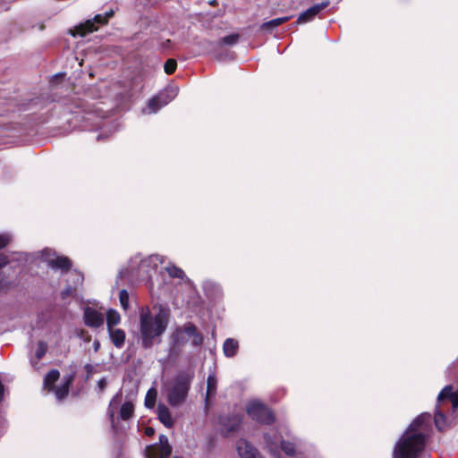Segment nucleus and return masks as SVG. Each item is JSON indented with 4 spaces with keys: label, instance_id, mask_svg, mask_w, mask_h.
Wrapping results in <instances>:
<instances>
[{
    "label": "nucleus",
    "instance_id": "f257e3e1",
    "mask_svg": "<svg viewBox=\"0 0 458 458\" xmlns=\"http://www.w3.org/2000/svg\"><path fill=\"white\" fill-rule=\"evenodd\" d=\"M430 414L421 413L408 427L393 449V458H417L424 451Z\"/></svg>",
    "mask_w": 458,
    "mask_h": 458
},
{
    "label": "nucleus",
    "instance_id": "f03ea898",
    "mask_svg": "<svg viewBox=\"0 0 458 458\" xmlns=\"http://www.w3.org/2000/svg\"><path fill=\"white\" fill-rule=\"evenodd\" d=\"M170 321V310L158 306L150 310L149 307H141L139 310V332L141 346L151 348L161 341V336L166 331Z\"/></svg>",
    "mask_w": 458,
    "mask_h": 458
},
{
    "label": "nucleus",
    "instance_id": "7ed1b4c3",
    "mask_svg": "<svg viewBox=\"0 0 458 458\" xmlns=\"http://www.w3.org/2000/svg\"><path fill=\"white\" fill-rule=\"evenodd\" d=\"M190 339H191V345L194 347H199L204 341L203 335L198 330L194 324L187 322L182 326L176 327L170 335L169 358H177L182 352L183 346Z\"/></svg>",
    "mask_w": 458,
    "mask_h": 458
},
{
    "label": "nucleus",
    "instance_id": "20e7f679",
    "mask_svg": "<svg viewBox=\"0 0 458 458\" xmlns=\"http://www.w3.org/2000/svg\"><path fill=\"white\" fill-rule=\"evenodd\" d=\"M193 377V371H180L165 383L166 400L171 406L178 407L186 402Z\"/></svg>",
    "mask_w": 458,
    "mask_h": 458
},
{
    "label": "nucleus",
    "instance_id": "39448f33",
    "mask_svg": "<svg viewBox=\"0 0 458 458\" xmlns=\"http://www.w3.org/2000/svg\"><path fill=\"white\" fill-rule=\"evenodd\" d=\"M267 447L275 457H279L280 450L285 454L293 456L296 453V444L290 431L284 428L280 431L272 429L264 436Z\"/></svg>",
    "mask_w": 458,
    "mask_h": 458
},
{
    "label": "nucleus",
    "instance_id": "423d86ee",
    "mask_svg": "<svg viewBox=\"0 0 458 458\" xmlns=\"http://www.w3.org/2000/svg\"><path fill=\"white\" fill-rule=\"evenodd\" d=\"M445 400H449L452 403L453 411L458 409V386L454 387L451 385L445 386L437 396V411L435 413V425L442 430L446 425V419L445 414L440 411V405Z\"/></svg>",
    "mask_w": 458,
    "mask_h": 458
},
{
    "label": "nucleus",
    "instance_id": "0eeeda50",
    "mask_svg": "<svg viewBox=\"0 0 458 458\" xmlns=\"http://www.w3.org/2000/svg\"><path fill=\"white\" fill-rule=\"evenodd\" d=\"M178 90L174 87H168L148 100L146 114H156L163 106L170 103L176 96Z\"/></svg>",
    "mask_w": 458,
    "mask_h": 458
},
{
    "label": "nucleus",
    "instance_id": "6e6552de",
    "mask_svg": "<svg viewBox=\"0 0 458 458\" xmlns=\"http://www.w3.org/2000/svg\"><path fill=\"white\" fill-rule=\"evenodd\" d=\"M114 11L109 10L104 14H97L91 20H87L84 23L80 24L74 28L73 36L84 37L88 33H91L98 30L99 25H104L108 22V20L114 15Z\"/></svg>",
    "mask_w": 458,
    "mask_h": 458
},
{
    "label": "nucleus",
    "instance_id": "1a4fd4ad",
    "mask_svg": "<svg viewBox=\"0 0 458 458\" xmlns=\"http://www.w3.org/2000/svg\"><path fill=\"white\" fill-rule=\"evenodd\" d=\"M246 411L253 420L265 424H270L274 420L272 411L258 400L250 402L246 406Z\"/></svg>",
    "mask_w": 458,
    "mask_h": 458
},
{
    "label": "nucleus",
    "instance_id": "9d476101",
    "mask_svg": "<svg viewBox=\"0 0 458 458\" xmlns=\"http://www.w3.org/2000/svg\"><path fill=\"white\" fill-rule=\"evenodd\" d=\"M165 262V258L159 255H150L145 259H140L137 271L131 274L139 278H148L152 271H155L159 265Z\"/></svg>",
    "mask_w": 458,
    "mask_h": 458
},
{
    "label": "nucleus",
    "instance_id": "9b49d317",
    "mask_svg": "<svg viewBox=\"0 0 458 458\" xmlns=\"http://www.w3.org/2000/svg\"><path fill=\"white\" fill-rule=\"evenodd\" d=\"M42 258L47 262V266L54 270L65 272L72 267L71 260L68 258L56 256L55 252H51L47 250L43 251Z\"/></svg>",
    "mask_w": 458,
    "mask_h": 458
},
{
    "label": "nucleus",
    "instance_id": "f8f14e48",
    "mask_svg": "<svg viewBox=\"0 0 458 458\" xmlns=\"http://www.w3.org/2000/svg\"><path fill=\"white\" fill-rule=\"evenodd\" d=\"M147 458H168L172 453V446L165 435L159 436L158 445H149L146 449Z\"/></svg>",
    "mask_w": 458,
    "mask_h": 458
},
{
    "label": "nucleus",
    "instance_id": "ddd939ff",
    "mask_svg": "<svg viewBox=\"0 0 458 458\" xmlns=\"http://www.w3.org/2000/svg\"><path fill=\"white\" fill-rule=\"evenodd\" d=\"M329 4L328 1H325L317 4H314L313 6L307 9L305 12L301 13L297 21V24H303L306 22H309L312 21L316 15H318L322 10H324L326 7H327Z\"/></svg>",
    "mask_w": 458,
    "mask_h": 458
},
{
    "label": "nucleus",
    "instance_id": "4468645a",
    "mask_svg": "<svg viewBox=\"0 0 458 458\" xmlns=\"http://www.w3.org/2000/svg\"><path fill=\"white\" fill-rule=\"evenodd\" d=\"M85 324L91 327H98L104 324V315L92 308L84 310Z\"/></svg>",
    "mask_w": 458,
    "mask_h": 458
},
{
    "label": "nucleus",
    "instance_id": "2eb2a0df",
    "mask_svg": "<svg viewBox=\"0 0 458 458\" xmlns=\"http://www.w3.org/2000/svg\"><path fill=\"white\" fill-rule=\"evenodd\" d=\"M237 451L241 458H262L258 450L245 440H239Z\"/></svg>",
    "mask_w": 458,
    "mask_h": 458
},
{
    "label": "nucleus",
    "instance_id": "dca6fc26",
    "mask_svg": "<svg viewBox=\"0 0 458 458\" xmlns=\"http://www.w3.org/2000/svg\"><path fill=\"white\" fill-rule=\"evenodd\" d=\"M157 414L158 420L162 422V424L165 427H166L168 428H173L174 421L172 418V415H171V412H170L168 407L165 404L158 403V405L157 407Z\"/></svg>",
    "mask_w": 458,
    "mask_h": 458
},
{
    "label": "nucleus",
    "instance_id": "f3484780",
    "mask_svg": "<svg viewBox=\"0 0 458 458\" xmlns=\"http://www.w3.org/2000/svg\"><path fill=\"white\" fill-rule=\"evenodd\" d=\"M108 333L114 345L117 348L123 347L125 341L124 331L119 328H111L108 329Z\"/></svg>",
    "mask_w": 458,
    "mask_h": 458
},
{
    "label": "nucleus",
    "instance_id": "a211bd4d",
    "mask_svg": "<svg viewBox=\"0 0 458 458\" xmlns=\"http://www.w3.org/2000/svg\"><path fill=\"white\" fill-rule=\"evenodd\" d=\"M60 373L57 369H51L44 377V388L54 391V384L58 380Z\"/></svg>",
    "mask_w": 458,
    "mask_h": 458
},
{
    "label": "nucleus",
    "instance_id": "6ab92c4d",
    "mask_svg": "<svg viewBox=\"0 0 458 458\" xmlns=\"http://www.w3.org/2000/svg\"><path fill=\"white\" fill-rule=\"evenodd\" d=\"M72 377L71 376L64 377L63 384L55 388V394L57 400H63L65 398L69 393V386L72 382Z\"/></svg>",
    "mask_w": 458,
    "mask_h": 458
},
{
    "label": "nucleus",
    "instance_id": "aec40b11",
    "mask_svg": "<svg viewBox=\"0 0 458 458\" xmlns=\"http://www.w3.org/2000/svg\"><path fill=\"white\" fill-rule=\"evenodd\" d=\"M238 342L233 338H227L223 345V351L226 357H233L238 351Z\"/></svg>",
    "mask_w": 458,
    "mask_h": 458
},
{
    "label": "nucleus",
    "instance_id": "412c9836",
    "mask_svg": "<svg viewBox=\"0 0 458 458\" xmlns=\"http://www.w3.org/2000/svg\"><path fill=\"white\" fill-rule=\"evenodd\" d=\"M217 380L215 374H209L207 379L206 402L215 396L216 393Z\"/></svg>",
    "mask_w": 458,
    "mask_h": 458
},
{
    "label": "nucleus",
    "instance_id": "4be33fe9",
    "mask_svg": "<svg viewBox=\"0 0 458 458\" xmlns=\"http://www.w3.org/2000/svg\"><path fill=\"white\" fill-rule=\"evenodd\" d=\"M12 241V237L7 234H0V249L5 247ZM9 262L5 255L0 254V268L4 267Z\"/></svg>",
    "mask_w": 458,
    "mask_h": 458
},
{
    "label": "nucleus",
    "instance_id": "5701e85b",
    "mask_svg": "<svg viewBox=\"0 0 458 458\" xmlns=\"http://www.w3.org/2000/svg\"><path fill=\"white\" fill-rule=\"evenodd\" d=\"M289 20H290L289 16L276 18V19H273V20H271L269 21L264 22L261 25V29L267 30H272L275 28H276L277 26L286 22Z\"/></svg>",
    "mask_w": 458,
    "mask_h": 458
},
{
    "label": "nucleus",
    "instance_id": "b1692460",
    "mask_svg": "<svg viewBox=\"0 0 458 458\" xmlns=\"http://www.w3.org/2000/svg\"><path fill=\"white\" fill-rule=\"evenodd\" d=\"M121 318L119 313L114 310H109L106 313L107 329L114 328V326L120 323Z\"/></svg>",
    "mask_w": 458,
    "mask_h": 458
},
{
    "label": "nucleus",
    "instance_id": "393cba45",
    "mask_svg": "<svg viewBox=\"0 0 458 458\" xmlns=\"http://www.w3.org/2000/svg\"><path fill=\"white\" fill-rule=\"evenodd\" d=\"M134 411V405L131 402H125L120 409V418L123 420H129Z\"/></svg>",
    "mask_w": 458,
    "mask_h": 458
},
{
    "label": "nucleus",
    "instance_id": "a878e982",
    "mask_svg": "<svg viewBox=\"0 0 458 458\" xmlns=\"http://www.w3.org/2000/svg\"><path fill=\"white\" fill-rule=\"evenodd\" d=\"M122 401V393L118 392L110 401L109 406H108V416L110 418V420L112 424L114 423V407L117 406Z\"/></svg>",
    "mask_w": 458,
    "mask_h": 458
},
{
    "label": "nucleus",
    "instance_id": "bb28decb",
    "mask_svg": "<svg viewBox=\"0 0 458 458\" xmlns=\"http://www.w3.org/2000/svg\"><path fill=\"white\" fill-rule=\"evenodd\" d=\"M157 392L156 388L151 387L148 390L145 397V406L148 409H152L155 406Z\"/></svg>",
    "mask_w": 458,
    "mask_h": 458
},
{
    "label": "nucleus",
    "instance_id": "cd10ccee",
    "mask_svg": "<svg viewBox=\"0 0 458 458\" xmlns=\"http://www.w3.org/2000/svg\"><path fill=\"white\" fill-rule=\"evenodd\" d=\"M165 269L171 277L183 278L184 276V272L174 265L166 267Z\"/></svg>",
    "mask_w": 458,
    "mask_h": 458
},
{
    "label": "nucleus",
    "instance_id": "c85d7f7f",
    "mask_svg": "<svg viewBox=\"0 0 458 458\" xmlns=\"http://www.w3.org/2000/svg\"><path fill=\"white\" fill-rule=\"evenodd\" d=\"M119 301H120L122 307L124 310H128V308H129V293L126 290L120 291Z\"/></svg>",
    "mask_w": 458,
    "mask_h": 458
},
{
    "label": "nucleus",
    "instance_id": "c756f323",
    "mask_svg": "<svg viewBox=\"0 0 458 458\" xmlns=\"http://www.w3.org/2000/svg\"><path fill=\"white\" fill-rule=\"evenodd\" d=\"M176 61L174 59H168L164 65V70L167 74H172L176 70Z\"/></svg>",
    "mask_w": 458,
    "mask_h": 458
},
{
    "label": "nucleus",
    "instance_id": "7c9ffc66",
    "mask_svg": "<svg viewBox=\"0 0 458 458\" xmlns=\"http://www.w3.org/2000/svg\"><path fill=\"white\" fill-rule=\"evenodd\" d=\"M47 345L44 342H39L36 350V359L39 360L47 352Z\"/></svg>",
    "mask_w": 458,
    "mask_h": 458
},
{
    "label": "nucleus",
    "instance_id": "2f4dec72",
    "mask_svg": "<svg viewBox=\"0 0 458 458\" xmlns=\"http://www.w3.org/2000/svg\"><path fill=\"white\" fill-rule=\"evenodd\" d=\"M237 40H238V35L233 34V35L224 37L221 39V43L225 44V45H233L237 42Z\"/></svg>",
    "mask_w": 458,
    "mask_h": 458
},
{
    "label": "nucleus",
    "instance_id": "473e14b6",
    "mask_svg": "<svg viewBox=\"0 0 458 458\" xmlns=\"http://www.w3.org/2000/svg\"><path fill=\"white\" fill-rule=\"evenodd\" d=\"M73 291H74V289H73L71 285L67 286V287H66L64 290H63V291H62V293H61V295H62L63 299H65V298H67L68 296L72 295V293H73Z\"/></svg>",
    "mask_w": 458,
    "mask_h": 458
},
{
    "label": "nucleus",
    "instance_id": "72a5a7b5",
    "mask_svg": "<svg viewBox=\"0 0 458 458\" xmlns=\"http://www.w3.org/2000/svg\"><path fill=\"white\" fill-rule=\"evenodd\" d=\"M72 276L74 277V283L77 285L81 284L82 283L83 276L81 273L74 271L72 273Z\"/></svg>",
    "mask_w": 458,
    "mask_h": 458
},
{
    "label": "nucleus",
    "instance_id": "f704fd0d",
    "mask_svg": "<svg viewBox=\"0 0 458 458\" xmlns=\"http://www.w3.org/2000/svg\"><path fill=\"white\" fill-rule=\"evenodd\" d=\"M107 386V381L106 378H100L98 381V388L101 390V391H104L105 388Z\"/></svg>",
    "mask_w": 458,
    "mask_h": 458
},
{
    "label": "nucleus",
    "instance_id": "c9c22d12",
    "mask_svg": "<svg viewBox=\"0 0 458 458\" xmlns=\"http://www.w3.org/2000/svg\"><path fill=\"white\" fill-rule=\"evenodd\" d=\"M99 348H100V342L98 339H95L93 342L94 352H98Z\"/></svg>",
    "mask_w": 458,
    "mask_h": 458
},
{
    "label": "nucleus",
    "instance_id": "e433bc0d",
    "mask_svg": "<svg viewBox=\"0 0 458 458\" xmlns=\"http://www.w3.org/2000/svg\"><path fill=\"white\" fill-rule=\"evenodd\" d=\"M154 433H155V430H154V428H153L147 427V428H145V434H146L147 436H152Z\"/></svg>",
    "mask_w": 458,
    "mask_h": 458
},
{
    "label": "nucleus",
    "instance_id": "4c0bfd02",
    "mask_svg": "<svg viewBox=\"0 0 458 458\" xmlns=\"http://www.w3.org/2000/svg\"><path fill=\"white\" fill-rule=\"evenodd\" d=\"M4 385L0 381V403L2 402V400L4 398Z\"/></svg>",
    "mask_w": 458,
    "mask_h": 458
},
{
    "label": "nucleus",
    "instance_id": "58836bf2",
    "mask_svg": "<svg viewBox=\"0 0 458 458\" xmlns=\"http://www.w3.org/2000/svg\"><path fill=\"white\" fill-rule=\"evenodd\" d=\"M30 362H31V365H32L35 369H38V368H37V362L35 361V360H34V359H31Z\"/></svg>",
    "mask_w": 458,
    "mask_h": 458
},
{
    "label": "nucleus",
    "instance_id": "ea45409f",
    "mask_svg": "<svg viewBox=\"0 0 458 458\" xmlns=\"http://www.w3.org/2000/svg\"><path fill=\"white\" fill-rule=\"evenodd\" d=\"M234 429H235V428H234V427H231V428H229V431H232V430H234Z\"/></svg>",
    "mask_w": 458,
    "mask_h": 458
},
{
    "label": "nucleus",
    "instance_id": "a19ab883",
    "mask_svg": "<svg viewBox=\"0 0 458 458\" xmlns=\"http://www.w3.org/2000/svg\"><path fill=\"white\" fill-rule=\"evenodd\" d=\"M173 458H183V457H182V456H178V455H175V456H174Z\"/></svg>",
    "mask_w": 458,
    "mask_h": 458
},
{
    "label": "nucleus",
    "instance_id": "79ce46f5",
    "mask_svg": "<svg viewBox=\"0 0 458 458\" xmlns=\"http://www.w3.org/2000/svg\"><path fill=\"white\" fill-rule=\"evenodd\" d=\"M166 44H167V45H168V44H170V39H167V40H166Z\"/></svg>",
    "mask_w": 458,
    "mask_h": 458
}]
</instances>
